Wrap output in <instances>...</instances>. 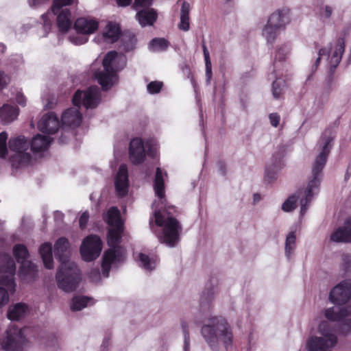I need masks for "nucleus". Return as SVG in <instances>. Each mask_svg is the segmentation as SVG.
<instances>
[{
  "label": "nucleus",
  "instance_id": "nucleus-1",
  "mask_svg": "<svg viewBox=\"0 0 351 351\" xmlns=\"http://www.w3.org/2000/svg\"><path fill=\"white\" fill-rule=\"evenodd\" d=\"M332 140V137L330 136H324L322 138L323 146L321 152L312 164L311 174L306 187L299 189L284 202L282 204L283 211L291 212L293 210L297 208L298 201L300 200V214L304 215L306 213L313 197L319 192L322 179V171L330 152V143Z\"/></svg>",
  "mask_w": 351,
  "mask_h": 351
},
{
  "label": "nucleus",
  "instance_id": "nucleus-2",
  "mask_svg": "<svg viewBox=\"0 0 351 351\" xmlns=\"http://www.w3.org/2000/svg\"><path fill=\"white\" fill-rule=\"evenodd\" d=\"M54 254L60 262L56 276L58 287L66 292L74 291L80 280V273L75 263L69 259L70 245L66 238L62 237L56 241Z\"/></svg>",
  "mask_w": 351,
  "mask_h": 351
},
{
  "label": "nucleus",
  "instance_id": "nucleus-3",
  "mask_svg": "<svg viewBox=\"0 0 351 351\" xmlns=\"http://www.w3.org/2000/svg\"><path fill=\"white\" fill-rule=\"evenodd\" d=\"M106 221L110 226L108 234V243L111 248L106 251L103 256L101 267L105 277L108 276L110 265L122 261L124 258V252L121 247H119L121 241L123 226L117 208L112 207L109 209Z\"/></svg>",
  "mask_w": 351,
  "mask_h": 351
},
{
  "label": "nucleus",
  "instance_id": "nucleus-4",
  "mask_svg": "<svg viewBox=\"0 0 351 351\" xmlns=\"http://www.w3.org/2000/svg\"><path fill=\"white\" fill-rule=\"evenodd\" d=\"M100 102L101 93L97 86H90L85 91H76L73 97V103L75 107L66 110L62 114V124L69 127H77L82 122V114L77 107L82 104L86 109H93Z\"/></svg>",
  "mask_w": 351,
  "mask_h": 351
},
{
  "label": "nucleus",
  "instance_id": "nucleus-5",
  "mask_svg": "<svg viewBox=\"0 0 351 351\" xmlns=\"http://www.w3.org/2000/svg\"><path fill=\"white\" fill-rule=\"evenodd\" d=\"M8 134L2 132L0 134V157L9 158L12 166L18 167L28 164L31 160V155L28 152L30 143L23 136L12 137L8 142L9 149L6 141Z\"/></svg>",
  "mask_w": 351,
  "mask_h": 351
},
{
  "label": "nucleus",
  "instance_id": "nucleus-6",
  "mask_svg": "<svg viewBox=\"0 0 351 351\" xmlns=\"http://www.w3.org/2000/svg\"><path fill=\"white\" fill-rule=\"evenodd\" d=\"M202 334L213 350H217L221 343L230 344L232 333L227 322L222 317L210 318L202 328Z\"/></svg>",
  "mask_w": 351,
  "mask_h": 351
},
{
  "label": "nucleus",
  "instance_id": "nucleus-7",
  "mask_svg": "<svg viewBox=\"0 0 351 351\" xmlns=\"http://www.w3.org/2000/svg\"><path fill=\"white\" fill-rule=\"evenodd\" d=\"M102 63L103 70L96 71L94 76L102 88L108 90L117 80V72L125 66L126 58L122 53L112 51L105 56Z\"/></svg>",
  "mask_w": 351,
  "mask_h": 351
},
{
  "label": "nucleus",
  "instance_id": "nucleus-8",
  "mask_svg": "<svg viewBox=\"0 0 351 351\" xmlns=\"http://www.w3.org/2000/svg\"><path fill=\"white\" fill-rule=\"evenodd\" d=\"M155 223L162 228L157 234L159 241L169 247H174L180 239L182 226L179 221L166 211H155Z\"/></svg>",
  "mask_w": 351,
  "mask_h": 351
},
{
  "label": "nucleus",
  "instance_id": "nucleus-9",
  "mask_svg": "<svg viewBox=\"0 0 351 351\" xmlns=\"http://www.w3.org/2000/svg\"><path fill=\"white\" fill-rule=\"evenodd\" d=\"M2 261L6 263V266H0V307L8 302V290L14 291V276L16 271L15 263L10 256H3Z\"/></svg>",
  "mask_w": 351,
  "mask_h": 351
},
{
  "label": "nucleus",
  "instance_id": "nucleus-10",
  "mask_svg": "<svg viewBox=\"0 0 351 351\" xmlns=\"http://www.w3.org/2000/svg\"><path fill=\"white\" fill-rule=\"evenodd\" d=\"M319 332L324 337H313L308 342L309 351H330V347L336 345L337 339L335 329L328 321H322L318 326Z\"/></svg>",
  "mask_w": 351,
  "mask_h": 351
},
{
  "label": "nucleus",
  "instance_id": "nucleus-11",
  "mask_svg": "<svg viewBox=\"0 0 351 351\" xmlns=\"http://www.w3.org/2000/svg\"><path fill=\"white\" fill-rule=\"evenodd\" d=\"M27 341L22 330L11 327L5 332V336L0 341L1 348L5 351H23Z\"/></svg>",
  "mask_w": 351,
  "mask_h": 351
},
{
  "label": "nucleus",
  "instance_id": "nucleus-12",
  "mask_svg": "<svg viewBox=\"0 0 351 351\" xmlns=\"http://www.w3.org/2000/svg\"><path fill=\"white\" fill-rule=\"evenodd\" d=\"M74 3V0H54L51 6V12L58 14L57 24L59 29L66 32L71 26V12L65 7Z\"/></svg>",
  "mask_w": 351,
  "mask_h": 351
},
{
  "label": "nucleus",
  "instance_id": "nucleus-13",
  "mask_svg": "<svg viewBox=\"0 0 351 351\" xmlns=\"http://www.w3.org/2000/svg\"><path fill=\"white\" fill-rule=\"evenodd\" d=\"M102 249L100 238L96 235L86 237L80 247L82 259L85 261H92L100 254Z\"/></svg>",
  "mask_w": 351,
  "mask_h": 351
},
{
  "label": "nucleus",
  "instance_id": "nucleus-14",
  "mask_svg": "<svg viewBox=\"0 0 351 351\" xmlns=\"http://www.w3.org/2000/svg\"><path fill=\"white\" fill-rule=\"evenodd\" d=\"M345 49V43L343 38H339L335 43L332 49V56L329 61V69L326 77V84L328 87H331L335 80V69L339 64L342 55Z\"/></svg>",
  "mask_w": 351,
  "mask_h": 351
},
{
  "label": "nucleus",
  "instance_id": "nucleus-15",
  "mask_svg": "<svg viewBox=\"0 0 351 351\" xmlns=\"http://www.w3.org/2000/svg\"><path fill=\"white\" fill-rule=\"evenodd\" d=\"M350 311L346 307H331L325 311V317L332 322H341V328L343 332L351 329V319H347Z\"/></svg>",
  "mask_w": 351,
  "mask_h": 351
},
{
  "label": "nucleus",
  "instance_id": "nucleus-16",
  "mask_svg": "<svg viewBox=\"0 0 351 351\" xmlns=\"http://www.w3.org/2000/svg\"><path fill=\"white\" fill-rule=\"evenodd\" d=\"M351 298V282L343 281L330 291L329 298L335 304H344Z\"/></svg>",
  "mask_w": 351,
  "mask_h": 351
},
{
  "label": "nucleus",
  "instance_id": "nucleus-17",
  "mask_svg": "<svg viewBox=\"0 0 351 351\" xmlns=\"http://www.w3.org/2000/svg\"><path fill=\"white\" fill-rule=\"evenodd\" d=\"M60 128V121L57 116L49 112L42 117L38 123V128L43 132L56 133Z\"/></svg>",
  "mask_w": 351,
  "mask_h": 351
},
{
  "label": "nucleus",
  "instance_id": "nucleus-18",
  "mask_svg": "<svg viewBox=\"0 0 351 351\" xmlns=\"http://www.w3.org/2000/svg\"><path fill=\"white\" fill-rule=\"evenodd\" d=\"M330 240L335 243H351V217L346 219L343 226L332 232Z\"/></svg>",
  "mask_w": 351,
  "mask_h": 351
},
{
  "label": "nucleus",
  "instance_id": "nucleus-19",
  "mask_svg": "<svg viewBox=\"0 0 351 351\" xmlns=\"http://www.w3.org/2000/svg\"><path fill=\"white\" fill-rule=\"evenodd\" d=\"M114 185L119 196L123 197L127 194L128 189V173L125 165H121L119 167L114 180Z\"/></svg>",
  "mask_w": 351,
  "mask_h": 351
},
{
  "label": "nucleus",
  "instance_id": "nucleus-20",
  "mask_svg": "<svg viewBox=\"0 0 351 351\" xmlns=\"http://www.w3.org/2000/svg\"><path fill=\"white\" fill-rule=\"evenodd\" d=\"M130 158L132 163H141L145 158V147L142 140L139 138L132 139L130 144Z\"/></svg>",
  "mask_w": 351,
  "mask_h": 351
},
{
  "label": "nucleus",
  "instance_id": "nucleus-21",
  "mask_svg": "<svg viewBox=\"0 0 351 351\" xmlns=\"http://www.w3.org/2000/svg\"><path fill=\"white\" fill-rule=\"evenodd\" d=\"M98 27V21L91 18H80L74 24L76 32L86 36L93 34Z\"/></svg>",
  "mask_w": 351,
  "mask_h": 351
},
{
  "label": "nucleus",
  "instance_id": "nucleus-22",
  "mask_svg": "<svg viewBox=\"0 0 351 351\" xmlns=\"http://www.w3.org/2000/svg\"><path fill=\"white\" fill-rule=\"evenodd\" d=\"M289 21V10L283 8L273 12L269 17L267 23L281 30Z\"/></svg>",
  "mask_w": 351,
  "mask_h": 351
},
{
  "label": "nucleus",
  "instance_id": "nucleus-23",
  "mask_svg": "<svg viewBox=\"0 0 351 351\" xmlns=\"http://www.w3.org/2000/svg\"><path fill=\"white\" fill-rule=\"evenodd\" d=\"M29 308L25 303H17L9 307L8 317L10 320L19 321L25 317L28 313Z\"/></svg>",
  "mask_w": 351,
  "mask_h": 351
},
{
  "label": "nucleus",
  "instance_id": "nucleus-24",
  "mask_svg": "<svg viewBox=\"0 0 351 351\" xmlns=\"http://www.w3.org/2000/svg\"><path fill=\"white\" fill-rule=\"evenodd\" d=\"M141 26L152 25L157 19V13L154 9L138 10L136 15Z\"/></svg>",
  "mask_w": 351,
  "mask_h": 351
},
{
  "label": "nucleus",
  "instance_id": "nucleus-25",
  "mask_svg": "<svg viewBox=\"0 0 351 351\" xmlns=\"http://www.w3.org/2000/svg\"><path fill=\"white\" fill-rule=\"evenodd\" d=\"M119 35V27L115 23H109L105 27L101 38L107 43H113L118 40Z\"/></svg>",
  "mask_w": 351,
  "mask_h": 351
},
{
  "label": "nucleus",
  "instance_id": "nucleus-26",
  "mask_svg": "<svg viewBox=\"0 0 351 351\" xmlns=\"http://www.w3.org/2000/svg\"><path fill=\"white\" fill-rule=\"evenodd\" d=\"M190 4L186 1H184L182 4L180 14V23L178 27L180 30L186 32L190 28Z\"/></svg>",
  "mask_w": 351,
  "mask_h": 351
},
{
  "label": "nucleus",
  "instance_id": "nucleus-27",
  "mask_svg": "<svg viewBox=\"0 0 351 351\" xmlns=\"http://www.w3.org/2000/svg\"><path fill=\"white\" fill-rule=\"evenodd\" d=\"M19 114L18 109L9 104L0 108V119L4 123H10L15 120Z\"/></svg>",
  "mask_w": 351,
  "mask_h": 351
},
{
  "label": "nucleus",
  "instance_id": "nucleus-28",
  "mask_svg": "<svg viewBox=\"0 0 351 351\" xmlns=\"http://www.w3.org/2000/svg\"><path fill=\"white\" fill-rule=\"evenodd\" d=\"M39 253L43 259L45 267L47 269H52L53 267V261L52 257V247L49 243H45L41 245L39 248Z\"/></svg>",
  "mask_w": 351,
  "mask_h": 351
},
{
  "label": "nucleus",
  "instance_id": "nucleus-29",
  "mask_svg": "<svg viewBox=\"0 0 351 351\" xmlns=\"http://www.w3.org/2000/svg\"><path fill=\"white\" fill-rule=\"evenodd\" d=\"M51 140L52 139L49 136L37 134L32 139L31 149L36 152L45 150L48 148Z\"/></svg>",
  "mask_w": 351,
  "mask_h": 351
},
{
  "label": "nucleus",
  "instance_id": "nucleus-30",
  "mask_svg": "<svg viewBox=\"0 0 351 351\" xmlns=\"http://www.w3.org/2000/svg\"><path fill=\"white\" fill-rule=\"evenodd\" d=\"M154 189L156 195L160 199L162 203H164L165 198V184H164V176L162 170L158 167L156 169Z\"/></svg>",
  "mask_w": 351,
  "mask_h": 351
},
{
  "label": "nucleus",
  "instance_id": "nucleus-31",
  "mask_svg": "<svg viewBox=\"0 0 351 351\" xmlns=\"http://www.w3.org/2000/svg\"><path fill=\"white\" fill-rule=\"evenodd\" d=\"M13 254L18 263L22 264L27 261L29 256V252L23 244H16L13 247Z\"/></svg>",
  "mask_w": 351,
  "mask_h": 351
},
{
  "label": "nucleus",
  "instance_id": "nucleus-32",
  "mask_svg": "<svg viewBox=\"0 0 351 351\" xmlns=\"http://www.w3.org/2000/svg\"><path fill=\"white\" fill-rule=\"evenodd\" d=\"M136 38L131 32H125L122 35L121 43L125 51L132 50L136 45Z\"/></svg>",
  "mask_w": 351,
  "mask_h": 351
},
{
  "label": "nucleus",
  "instance_id": "nucleus-33",
  "mask_svg": "<svg viewBox=\"0 0 351 351\" xmlns=\"http://www.w3.org/2000/svg\"><path fill=\"white\" fill-rule=\"evenodd\" d=\"M280 30V29H277V27L269 25V24L267 23L263 29L262 34L267 40V43H272L277 38Z\"/></svg>",
  "mask_w": 351,
  "mask_h": 351
},
{
  "label": "nucleus",
  "instance_id": "nucleus-34",
  "mask_svg": "<svg viewBox=\"0 0 351 351\" xmlns=\"http://www.w3.org/2000/svg\"><path fill=\"white\" fill-rule=\"evenodd\" d=\"M296 234L295 232H290L285 241V254L289 258L295 247Z\"/></svg>",
  "mask_w": 351,
  "mask_h": 351
},
{
  "label": "nucleus",
  "instance_id": "nucleus-35",
  "mask_svg": "<svg viewBox=\"0 0 351 351\" xmlns=\"http://www.w3.org/2000/svg\"><path fill=\"white\" fill-rule=\"evenodd\" d=\"M37 271L36 266L30 261H25L21 264V273L24 276L34 278Z\"/></svg>",
  "mask_w": 351,
  "mask_h": 351
},
{
  "label": "nucleus",
  "instance_id": "nucleus-36",
  "mask_svg": "<svg viewBox=\"0 0 351 351\" xmlns=\"http://www.w3.org/2000/svg\"><path fill=\"white\" fill-rule=\"evenodd\" d=\"M169 43L165 38H154L149 44V49L154 51H160L165 50L168 47Z\"/></svg>",
  "mask_w": 351,
  "mask_h": 351
},
{
  "label": "nucleus",
  "instance_id": "nucleus-37",
  "mask_svg": "<svg viewBox=\"0 0 351 351\" xmlns=\"http://www.w3.org/2000/svg\"><path fill=\"white\" fill-rule=\"evenodd\" d=\"M89 298L84 296H76L73 298L71 304V308L72 311H80L83 308L86 307Z\"/></svg>",
  "mask_w": 351,
  "mask_h": 351
},
{
  "label": "nucleus",
  "instance_id": "nucleus-38",
  "mask_svg": "<svg viewBox=\"0 0 351 351\" xmlns=\"http://www.w3.org/2000/svg\"><path fill=\"white\" fill-rule=\"evenodd\" d=\"M138 258L141 264V267H143L145 269L152 271L155 268L156 265L155 260L150 259L148 256L143 253H140L138 254Z\"/></svg>",
  "mask_w": 351,
  "mask_h": 351
},
{
  "label": "nucleus",
  "instance_id": "nucleus-39",
  "mask_svg": "<svg viewBox=\"0 0 351 351\" xmlns=\"http://www.w3.org/2000/svg\"><path fill=\"white\" fill-rule=\"evenodd\" d=\"M202 49L205 60L206 75L207 77V80L209 81L212 76V64L210 59L208 50L207 49V47L204 43L202 44Z\"/></svg>",
  "mask_w": 351,
  "mask_h": 351
},
{
  "label": "nucleus",
  "instance_id": "nucleus-40",
  "mask_svg": "<svg viewBox=\"0 0 351 351\" xmlns=\"http://www.w3.org/2000/svg\"><path fill=\"white\" fill-rule=\"evenodd\" d=\"M285 82L282 80H277L272 84V94L274 98L278 99L283 93Z\"/></svg>",
  "mask_w": 351,
  "mask_h": 351
},
{
  "label": "nucleus",
  "instance_id": "nucleus-41",
  "mask_svg": "<svg viewBox=\"0 0 351 351\" xmlns=\"http://www.w3.org/2000/svg\"><path fill=\"white\" fill-rule=\"evenodd\" d=\"M334 46H335V43L333 44V45L331 47V48L330 49L328 48H326V47L319 49V53H318L319 56L316 59V61L315 63V70L317 69V68L320 62V59L322 57L327 56L328 58L330 60V58L332 56V49H333Z\"/></svg>",
  "mask_w": 351,
  "mask_h": 351
},
{
  "label": "nucleus",
  "instance_id": "nucleus-42",
  "mask_svg": "<svg viewBox=\"0 0 351 351\" xmlns=\"http://www.w3.org/2000/svg\"><path fill=\"white\" fill-rule=\"evenodd\" d=\"M69 40L77 45H83L88 41L87 36L77 32L75 35L69 36Z\"/></svg>",
  "mask_w": 351,
  "mask_h": 351
},
{
  "label": "nucleus",
  "instance_id": "nucleus-43",
  "mask_svg": "<svg viewBox=\"0 0 351 351\" xmlns=\"http://www.w3.org/2000/svg\"><path fill=\"white\" fill-rule=\"evenodd\" d=\"M333 8L330 5H322L319 11V16L323 19H330L333 12Z\"/></svg>",
  "mask_w": 351,
  "mask_h": 351
},
{
  "label": "nucleus",
  "instance_id": "nucleus-44",
  "mask_svg": "<svg viewBox=\"0 0 351 351\" xmlns=\"http://www.w3.org/2000/svg\"><path fill=\"white\" fill-rule=\"evenodd\" d=\"M162 86V82L154 81L147 84V90L151 94L158 93Z\"/></svg>",
  "mask_w": 351,
  "mask_h": 351
},
{
  "label": "nucleus",
  "instance_id": "nucleus-45",
  "mask_svg": "<svg viewBox=\"0 0 351 351\" xmlns=\"http://www.w3.org/2000/svg\"><path fill=\"white\" fill-rule=\"evenodd\" d=\"M152 3V0H134L133 8L136 10H141V9H147Z\"/></svg>",
  "mask_w": 351,
  "mask_h": 351
},
{
  "label": "nucleus",
  "instance_id": "nucleus-46",
  "mask_svg": "<svg viewBox=\"0 0 351 351\" xmlns=\"http://www.w3.org/2000/svg\"><path fill=\"white\" fill-rule=\"evenodd\" d=\"M289 53V49L287 46L280 47L275 56L276 60H278L279 61H282L286 58L287 55Z\"/></svg>",
  "mask_w": 351,
  "mask_h": 351
},
{
  "label": "nucleus",
  "instance_id": "nucleus-47",
  "mask_svg": "<svg viewBox=\"0 0 351 351\" xmlns=\"http://www.w3.org/2000/svg\"><path fill=\"white\" fill-rule=\"evenodd\" d=\"M182 328H183V331H184V351H189V350H190L189 334L184 325H182Z\"/></svg>",
  "mask_w": 351,
  "mask_h": 351
},
{
  "label": "nucleus",
  "instance_id": "nucleus-48",
  "mask_svg": "<svg viewBox=\"0 0 351 351\" xmlns=\"http://www.w3.org/2000/svg\"><path fill=\"white\" fill-rule=\"evenodd\" d=\"M270 123L274 127H277L279 125L280 117L277 113H271L269 116Z\"/></svg>",
  "mask_w": 351,
  "mask_h": 351
},
{
  "label": "nucleus",
  "instance_id": "nucleus-49",
  "mask_svg": "<svg viewBox=\"0 0 351 351\" xmlns=\"http://www.w3.org/2000/svg\"><path fill=\"white\" fill-rule=\"evenodd\" d=\"M89 277L93 282H97L100 280V273L97 269H92L89 273Z\"/></svg>",
  "mask_w": 351,
  "mask_h": 351
},
{
  "label": "nucleus",
  "instance_id": "nucleus-50",
  "mask_svg": "<svg viewBox=\"0 0 351 351\" xmlns=\"http://www.w3.org/2000/svg\"><path fill=\"white\" fill-rule=\"evenodd\" d=\"M147 145L149 146L147 154L151 156H154L156 151V148L154 147L156 145V141L153 140L148 141L147 143Z\"/></svg>",
  "mask_w": 351,
  "mask_h": 351
},
{
  "label": "nucleus",
  "instance_id": "nucleus-51",
  "mask_svg": "<svg viewBox=\"0 0 351 351\" xmlns=\"http://www.w3.org/2000/svg\"><path fill=\"white\" fill-rule=\"evenodd\" d=\"M10 82V77L3 72H0V88H3Z\"/></svg>",
  "mask_w": 351,
  "mask_h": 351
},
{
  "label": "nucleus",
  "instance_id": "nucleus-52",
  "mask_svg": "<svg viewBox=\"0 0 351 351\" xmlns=\"http://www.w3.org/2000/svg\"><path fill=\"white\" fill-rule=\"evenodd\" d=\"M89 216L86 212H84L80 218V226L81 228H84L86 226Z\"/></svg>",
  "mask_w": 351,
  "mask_h": 351
},
{
  "label": "nucleus",
  "instance_id": "nucleus-53",
  "mask_svg": "<svg viewBox=\"0 0 351 351\" xmlns=\"http://www.w3.org/2000/svg\"><path fill=\"white\" fill-rule=\"evenodd\" d=\"M276 178V175L275 172L269 171V169L266 170L265 179L267 182H271L272 180H274Z\"/></svg>",
  "mask_w": 351,
  "mask_h": 351
},
{
  "label": "nucleus",
  "instance_id": "nucleus-54",
  "mask_svg": "<svg viewBox=\"0 0 351 351\" xmlns=\"http://www.w3.org/2000/svg\"><path fill=\"white\" fill-rule=\"evenodd\" d=\"M16 101L19 104L21 105L22 106H25L26 99L23 94L19 93H17L16 97Z\"/></svg>",
  "mask_w": 351,
  "mask_h": 351
},
{
  "label": "nucleus",
  "instance_id": "nucleus-55",
  "mask_svg": "<svg viewBox=\"0 0 351 351\" xmlns=\"http://www.w3.org/2000/svg\"><path fill=\"white\" fill-rule=\"evenodd\" d=\"M132 0H117V3L120 6H127L130 4Z\"/></svg>",
  "mask_w": 351,
  "mask_h": 351
},
{
  "label": "nucleus",
  "instance_id": "nucleus-56",
  "mask_svg": "<svg viewBox=\"0 0 351 351\" xmlns=\"http://www.w3.org/2000/svg\"><path fill=\"white\" fill-rule=\"evenodd\" d=\"M5 47L3 44L0 43V53H3L5 51Z\"/></svg>",
  "mask_w": 351,
  "mask_h": 351
},
{
  "label": "nucleus",
  "instance_id": "nucleus-57",
  "mask_svg": "<svg viewBox=\"0 0 351 351\" xmlns=\"http://www.w3.org/2000/svg\"><path fill=\"white\" fill-rule=\"evenodd\" d=\"M260 199V195L258 194H255L254 195V201H258Z\"/></svg>",
  "mask_w": 351,
  "mask_h": 351
},
{
  "label": "nucleus",
  "instance_id": "nucleus-58",
  "mask_svg": "<svg viewBox=\"0 0 351 351\" xmlns=\"http://www.w3.org/2000/svg\"><path fill=\"white\" fill-rule=\"evenodd\" d=\"M42 17H43V20H44V23H45V24L46 25V24H47V19H47V14H43V15L42 16Z\"/></svg>",
  "mask_w": 351,
  "mask_h": 351
},
{
  "label": "nucleus",
  "instance_id": "nucleus-59",
  "mask_svg": "<svg viewBox=\"0 0 351 351\" xmlns=\"http://www.w3.org/2000/svg\"><path fill=\"white\" fill-rule=\"evenodd\" d=\"M344 258H347L348 261H351V256L346 255L343 256Z\"/></svg>",
  "mask_w": 351,
  "mask_h": 351
},
{
  "label": "nucleus",
  "instance_id": "nucleus-60",
  "mask_svg": "<svg viewBox=\"0 0 351 351\" xmlns=\"http://www.w3.org/2000/svg\"><path fill=\"white\" fill-rule=\"evenodd\" d=\"M47 105H48V108H51V106H49V104H48Z\"/></svg>",
  "mask_w": 351,
  "mask_h": 351
}]
</instances>
